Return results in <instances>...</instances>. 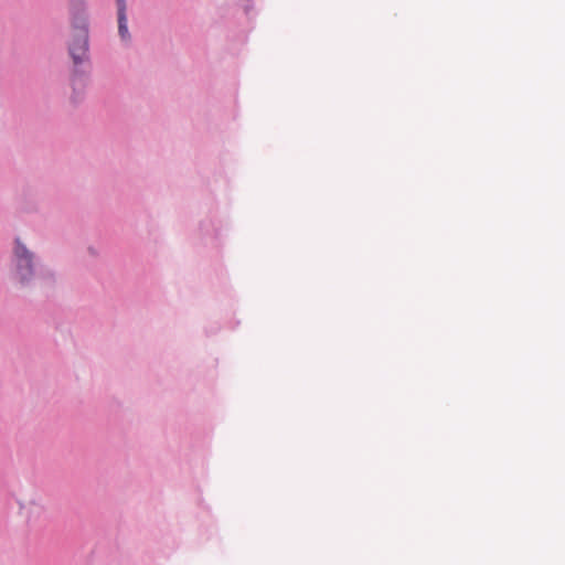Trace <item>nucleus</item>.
<instances>
[{"label": "nucleus", "instance_id": "obj_1", "mask_svg": "<svg viewBox=\"0 0 565 565\" xmlns=\"http://www.w3.org/2000/svg\"><path fill=\"white\" fill-rule=\"evenodd\" d=\"M14 257L18 275L21 281L28 280L33 274V255L20 243L19 239L15 242Z\"/></svg>", "mask_w": 565, "mask_h": 565}, {"label": "nucleus", "instance_id": "obj_2", "mask_svg": "<svg viewBox=\"0 0 565 565\" xmlns=\"http://www.w3.org/2000/svg\"><path fill=\"white\" fill-rule=\"evenodd\" d=\"M70 54L75 64H79L85 61L88 52V41L87 38H73L72 42L68 44Z\"/></svg>", "mask_w": 565, "mask_h": 565}, {"label": "nucleus", "instance_id": "obj_3", "mask_svg": "<svg viewBox=\"0 0 565 565\" xmlns=\"http://www.w3.org/2000/svg\"><path fill=\"white\" fill-rule=\"evenodd\" d=\"M118 7V30L120 35L128 33L125 0H117Z\"/></svg>", "mask_w": 565, "mask_h": 565}]
</instances>
